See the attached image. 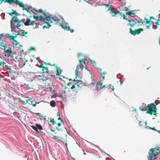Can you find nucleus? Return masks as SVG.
Segmentation results:
<instances>
[{
    "label": "nucleus",
    "instance_id": "nucleus-1",
    "mask_svg": "<svg viewBox=\"0 0 160 160\" xmlns=\"http://www.w3.org/2000/svg\"><path fill=\"white\" fill-rule=\"evenodd\" d=\"M35 78L37 80V84L38 86H43L44 85L48 86L49 84H46L45 83V82L50 78V77H48L47 76H45L43 75L36 76Z\"/></svg>",
    "mask_w": 160,
    "mask_h": 160
},
{
    "label": "nucleus",
    "instance_id": "nucleus-2",
    "mask_svg": "<svg viewBox=\"0 0 160 160\" xmlns=\"http://www.w3.org/2000/svg\"><path fill=\"white\" fill-rule=\"evenodd\" d=\"M21 22V21L19 20L17 17L14 16L12 18V20L11 21V31H13L16 28L18 29H21L20 28L21 26L19 23Z\"/></svg>",
    "mask_w": 160,
    "mask_h": 160
},
{
    "label": "nucleus",
    "instance_id": "nucleus-3",
    "mask_svg": "<svg viewBox=\"0 0 160 160\" xmlns=\"http://www.w3.org/2000/svg\"><path fill=\"white\" fill-rule=\"evenodd\" d=\"M33 10L35 12H32L34 14L33 16L34 19L37 21L39 20L42 21H44L45 19L43 18L42 16L39 15V13H42L43 15L46 16V12L43 11L42 9H40L38 10H37L36 9H33Z\"/></svg>",
    "mask_w": 160,
    "mask_h": 160
},
{
    "label": "nucleus",
    "instance_id": "nucleus-4",
    "mask_svg": "<svg viewBox=\"0 0 160 160\" xmlns=\"http://www.w3.org/2000/svg\"><path fill=\"white\" fill-rule=\"evenodd\" d=\"M4 52V55L5 57L8 58V59L10 60H14L17 58L16 53L12 52L11 48L9 47L8 49L3 48Z\"/></svg>",
    "mask_w": 160,
    "mask_h": 160
},
{
    "label": "nucleus",
    "instance_id": "nucleus-5",
    "mask_svg": "<svg viewBox=\"0 0 160 160\" xmlns=\"http://www.w3.org/2000/svg\"><path fill=\"white\" fill-rule=\"evenodd\" d=\"M92 83L93 85H94L95 83H93V82H91L89 80H86L84 81V82H83L82 81L78 82L77 83H76L74 84L71 87V89L75 91L76 89L74 90L77 87H81L83 86H88L90 84V83Z\"/></svg>",
    "mask_w": 160,
    "mask_h": 160
},
{
    "label": "nucleus",
    "instance_id": "nucleus-6",
    "mask_svg": "<svg viewBox=\"0 0 160 160\" xmlns=\"http://www.w3.org/2000/svg\"><path fill=\"white\" fill-rule=\"evenodd\" d=\"M159 153L156 148H151L149 152L148 156L147 157L148 160H156L157 159V156Z\"/></svg>",
    "mask_w": 160,
    "mask_h": 160
},
{
    "label": "nucleus",
    "instance_id": "nucleus-7",
    "mask_svg": "<svg viewBox=\"0 0 160 160\" xmlns=\"http://www.w3.org/2000/svg\"><path fill=\"white\" fill-rule=\"evenodd\" d=\"M62 95L65 98L71 97L72 94L70 92L69 88L67 87L66 85H62Z\"/></svg>",
    "mask_w": 160,
    "mask_h": 160
},
{
    "label": "nucleus",
    "instance_id": "nucleus-8",
    "mask_svg": "<svg viewBox=\"0 0 160 160\" xmlns=\"http://www.w3.org/2000/svg\"><path fill=\"white\" fill-rule=\"evenodd\" d=\"M157 104L158 103L155 102V103H151L148 104L145 109L141 108V107H140L139 108L140 110H157V109L156 106Z\"/></svg>",
    "mask_w": 160,
    "mask_h": 160
},
{
    "label": "nucleus",
    "instance_id": "nucleus-9",
    "mask_svg": "<svg viewBox=\"0 0 160 160\" xmlns=\"http://www.w3.org/2000/svg\"><path fill=\"white\" fill-rule=\"evenodd\" d=\"M26 85L27 88V89H31L33 91L38 90L39 88L38 85L36 84L35 83L33 82H30L28 84H25Z\"/></svg>",
    "mask_w": 160,
    "mask_h": 160
},
{
    "label": "nucleus",
    "instance_id": "nucleus-10",
    "mask_svg": "<svg viewBox=\"0 0 160 160\" xmlns=\"http://www.w3.org/2000/svg\"><path fill=\"white\" fill-rule=\"evenodd\" d=\"M12 44L14 48H17V50H20L21 53L24 52V50L22 49V46L20 44V42H18L17 40H14L12 42Z\"/></svg>",
    "mask_w": 160,
    "mask_h": 160
},
{
    "label": "nucleus",
    "instance_id": "nucleus-11",
    "mask_svg": "<svg viewBox=\"0 0 160 160\" xmlns=\"http://www.w3.org/2000/svg\"><path fill=\"white\" fill-rule=\"evenodd\" d=\"M84 68L87 69L85 62V60L82 59L79 61V62L77 66V69H80L82 70H83Z\"/></svg>",
    "mask_w": 160,
    "mask_h": 160
},
{
    "label": "nucleus",
    "instance_id": "nucleus-12",
    "mask_svg": "<svg viewBox=\"0 0 160 160\" xmlns=\"http://www.w3.org/2000/svg\"><path fill=\"white\" fill-rule=\"evenodd\" d=\"M50 134L51 135V137L54 139L59 138L60 139H58L57 140V141L58 142H59L60 141H61L63 143L65 144L66 147L67 148V149H68V145L67 143V138H66L65 139H64L62 138H59V137H58L57 136H54V135H53L52 133H50Z\"/></svg>",
    "mask_w": 160,
    "mask_h": 160
},
{
    "label": "nucleus",
    "instance_id": "nucleus-13",
    "mask_svg": "<svg viewBox=\"0 0 160 160\" xmlns=\"http://www.w3.org/2000/svg\"><path fill=\"white\" fill-rule=\"evenodd\" d=\"M143 31V29L142 28H140L138 29H135L134 30L132 29L131 28H130L129 32L132 35L134 36L136 34H139L142 31Z\"/></svg>",
    "mask_w": 160,
    "mask_h": 160
},
{
    "label": "nucleus",
    "instance_id": "nucleus-14",
    "mask_svg": "<svg viewBox=\"0 0 160 160\" xmlns=\"http://www.w3.org/2000/svg\"><path fill=\"white\" fill-rule=\"evenodd\" d=\"M103 82H98L97 83L96 86H94L93 88V90L99 91L105 87V85L102 86Z\"/></svg>",
    "mask_w": 160,
    "mask_h": 160
},
{
    "label": "nucleus",
    "instance_id": "nucleus-15",
    "mask_svg": "<svg viewBox=\"0 0 160 160\" xmlns=\"http://www.w3.org/2000/svg\"><path fill=\"white\" fill-rule=\"evenodd\" d=\"M52 20L55 23V24H57L59 21H63V19L62 18L58 15H56L52 18Z\"/></svg>",
    "mask_w": 160,
    "mask_h": 160
},
{
    "label": "nucleus",
    "instance_id": "nucleus-16",
    "mask_svg": "<svg viewBox=\"0 0 160 160\" xmlns=\"http://www.w3.org/2000/svg\"><path fill=\"white\" fill-rule=\"evenodd\" d=\"M122 16L123 17V18L125 20H127L128 21L129 23L127 24L128 26H130L131 27H134L135 26V21L134 20H128L127 18H126L125 15L123 14Z\"/></svg>",
    "mask_w": 160,
    "mask_h": 160
},
{
    "label": "nucleus",
    "instance_id": "nucleus-17",
    "mask_svg": "<svg viewBox=\"0 0 160 160\" xmlns=\"http://www.w3.org/2000/svg\"><path fill=\"white\" fill-rule=\"evenodd\" d=\"M42 75L45 76L50 77V78L52 76V75H51L48 74L49 71L47 67H45L43 68L42 69Z\"/></svg>",
    "mask_w": 160,
    "mask_h": 160
},
{
    "label": "nucleus",
    "instance_id": "nucleus-18",
    "mask_svg": "<svg viewBox=\"0 0 160 160\" xmlns=\"http://www.w3.org/2000/svg\"><path fill=\"white\" fill-rule=\"evenodd\" d=\"M107 10L110 11L109 13L111 14L112 17H114L116 16L117 13L112 8V6L111 5H110V6L109 7Z\"/></svg>",
    "mask_w": 160,
    "mask_h": 160
},
{
    "label": "nucleus",
    "instance_id": "nucleus-19",
    "mask_svg": "<svg viewBox=\"0 0 160 160\" xmlns=\"http://www.w3.org/2000/svg\"><path fill=\"white\" fill-rule=\"evenodd\" d=\"M2 59V58L1 56V55L0 54V66L3 67H5L8 69H11L9 66L7 65V63L5 62L1 61Z\"/></svg>",
    "mask_w": 160,
    "mask_h": 160
},
{
    "label": "nucleus",
    "instance_id": "nucleus-20",
    "mask_svg": "<svg viewBox=\"0 0 160 160\" xmlns=\"http://www.w3.org/2000/svg\"><path fill=\"white\" fill-rule=\"evenodd\" d=\"M35 23L36 24L35 21H31L30 19L27 18L26 19V21L24 22V25L25 26H28L32 25Z\"/></svg>",
    "mask_w": 160,
    "mask_h": 160
},
{
    "label": "nucleus",
    "instance_id": "nucleus-21",
    "mask_svg": "<svg viewBox=\"0 0 160 160\" xmlns=\"http://www.w3.org/2000/svg\"><path fill=\"white\" fill-rule=\"evenodd\" d=\"M60 26L63 28L65 30L69 31L71 30L70 27L68 26V23H65V24H60Z\"/></svg>",
    "mask_w": 160,
    "mask_h": 160
},
{
    "label": "nucleus",
    "instance_id": "nucleus-22",
    "mask_svg": "<svg viewBox=\"0 0 160 160\" xmlns=\"http://www.w3.org/2000/svg\"><path fill=\"white\" fill-rule=\"evenodd\" d=\"M4 1L5 3H8L10 4L15 3L17 1L15 0H0V4H1Z\"/></svg>",
    "mask_w": 160,
    "mask_h": 160
},
{
    "label": "nucleus",
    "instance_id": "nucleus-23",
    "mask_svg": "<svg viewBox=\"0 0 160 160\" xmlns=\"http://www.w3.org/2000/svg\"><path fill=\"white\" fill-rule=\"evenodd\" d=\"M20 102L22 104H25L26 103H28L30 101V99L28 97H26L24 98L23 100L20 99Z\"/></svg>",
    "mask_w": 160,
    "mask_h": 160
},
{
    "label": "nucleus",
    "instance_id": "nucleus-24",
    "mask_svg": "<svg viewBox=\"0 0 160 160\" xmlns=\"http://www.w3.org/2000/svg\"><path fill=\"white\" fill-rule=\"evenodd\" d=\"M144 22L146 24H149V26L151 24H153L154 23L153 21H152L150 20H148V19L146 18L145 19Z\"/></svg>",
    "mask_w": 160,
    "mask_h": 160
},
{
    "label": "nucleus",
    "instance_id": "nucleus-25",
    "mask_svg": "<svg viewBox=\"0 0 160 160\" xmlns=\"http://www.w3.org/2000/svg\"><path fill=\"white\" fill-rule=\"evenodd\" d=\"M45 16L46 17V18H43L45 19L44 22L45 20H46L50 23H52V18H51L49 16H47V15Z\"/></svg>",
    "mask_w": 160,
    "mask_h": 160
},
{
    "label": "nucleus",
    "instance_id": "nucleus-26",
    "mask_svg": "<svg viewBox=\"0 0 160 160\" xmlns=\"http://www.w3.org/2000/svg\"><path fill=\"white\" fill-rule=\"evenodd\" d=\"M107 88L108 90L110 92H113L114 90V87L111 84H110L108 85Z\"/></svg>",
    "mask_w": 160,
    "mask_h": 160
},
{
    "label": "nucleus",
    "instance_id": "nucleus-27",
    "mask_svg": "<svg viewBox=\"0 0 160 160\" xmlns=\"http://www.w3.org/2000/svg\"><path fill=\"white\" fill-rule=\"evenodd\" d=\"M29 104L32 105L33 106L35 107L36 106V104H38V103H37L36 101H31L30 100V101L28 102Z\"/></svg>",
    "mask_w": 160,
    "mask_h": 160
},
{
    "label": "nucleus",
    "instance_id": "nucleus-28",
    "mask_svg": "<svg viewBox=\"0 0 160 160\" xmlns=\"http://www.w3.org/2000/svg\"><path fill=\"white\" fill-rule=\"evenodd\" d=\"M126 15H128L129 16H132V17H134L135 16V14L132 12L131 11L129 12H126Z\"/></svg>",
    "mask_w": 160,
    "mask_h": 160
},
{
    "label": "nucleus",
    "instance_id": "nucleus-29",
    "mask_svg": "<svg viewBox=\"0 0 160 160\" xmlns=\"http://www.w3.org/2000/svg\"><path fill=\"white\" fill-rule=\"evenodd\" d=\"M12 12L8 13L12 16L13 15H17L18 13L12 9Z\"/></svg>",
    "mask_w": 160,
    "mask_h": 160
},
{
    "label": "nucleus",
    "instance_id": "nucleus-30",
    "mask_svg": "<svg viewBox=\"0 0 160 160\" xmlns=\"http://www.w3.org/2000/svg\"><path fill=\"white\" fill-rule=\"evenodd\" d=\"M57 73H56V75L58 76H60L61 73L62 72V70L60 68H57Z\"/></svg>",
    "mask_w": 160,
    "mask_h": 160
},
{
    "label": "nucleus",
    "instance_id": "nucleus-31",
    "mask_svg": "<svg viewBox=\"0 0 160 160\" xmlns=\"http://www.w3.org/2000/svg\"><path fill=\"white\" fill-rule=\"evenodd\" d=\"M36 125L38 129L40 130H42L43 129L42 127L40 124H39L38 123H36Z\"/></svg>",
    "mask_w": 160,
    "mask_h": 160
},
{
    "label": "nucleus",
    "instance_id": "nucleus-32",
    "mask_svg": "<svg viewBox=\"0 0 160 160\" xmlns=\"http://www.w3.org/2000/svg\"><path fill=\"white\" fill-rule=\"evenodd\" d=\"M98 69H99L101 72V74L102 76V77H105V75L107 74L106 72H102V69L101 68H98Z\"/></svg>",
    "mask_w": 160,
    "mask_h": 160
},
{
    "label": "nucleus",
    "instance_id": "nucleus-33",
    "mask_svg": "<svg viewBox=\"0 0 160 160\" xmlns=\"http://www.w3.org/2000/svg\"><path fill=\"white\" fill-rule=\"evenodd\" d=\"M31 127L35 131L36 133H38L39 132L38 129L36 127L34 126H32Z\"/></svg>",
    "mask_w": 160,
    "mask_h": 160
},
{
    "label": "nucleus",
    "instance_id": "nucleus-34",
    "mask_svg": "<svg viewBox=\"0 0 160 160\" xmlns=\"http://www.w3.org/2000/svg\"><path fill=\"white\" fill-rule=\"evenodd\" d=\"M56 103L54 101L52 100V101H51V102H50V105L52 107H55L56 106Z\"/></svg>",
    "mask_w": 160,
    "mask_h": 160
},
{
    "label": "nucleus",
    "instance_id": "nucleus-35",
    "mask_svg": "<svg viewBox=\"0 0 160 160\" xmlns=\"http://www.w3.org/2000/svg\"><path fill=\"white\" fill-rule=\"evenodd\" d=\"M16 37V36H13V35H11V36H10L9 37V39H12V42H13L14 41V40H15L14 38H15Z\"/></svg>",
    "mask_w": 160,
    "mask_h": 160
},
{
    "label": "nucleus",
    "instance_id": "nucleus-36",
    "mask_svg": "<svg viewBox=\"0 0 160 160\" xmlns=\"http://www.w3.org/2000/svg\"><path fill=\"white\" fill-rule=\"evenodd\" d=\"M46 25L43 26V28L44 29L45 28H49L51 26V25L49 24L46 22Z\"/></svg>",
    "mask_w": 160,
    "mask_h": 160
},
{
    "label": "nucleus",
    "instance_id": "nucleus-37",
    "mask_svg": "<svg viewBox=\"0 0 160 160\" xmlns=\"http://www.w3.org/2000/svg\"><path fill=\"white\" fill-rule=\"evenodd\" d=\"M0 45L3 48H7V47L6 46V44H5L3 42H2L0 43Z\"/></svg>",
    "mask_w": 160,
    "mask_h": 160
},
{
    "label": "nucleus",
    "instance_id": "nucleus-38",
    "mask_svg": "<svg viewBox=\"0 0 160 160\" xmlns=\"http://www.w3.org/2000/svg\"><path fill=\"white\" fill-rule=\"evenodd\" d=\"M98 5L99 6H105L106 7H108L109 8V7L110 6V5H109L108 4H98Z\"/></svg>",
    "mask_w": 160,
    "mask_h": 160
},
{
    "label": "nucleus",
    "instance_id": "nucleus-39",
    "mask_svg": "<svg viewBox=\"0 0 160 160\" xmlns=\"http://www.w3.org/2000/svg\"><path fill=\"white\" fill-rule=\"evenodd\" d=\"M60 80H61V81H62V80L63 79H66V81H68V79L67 78H65L64 76H61L60 77Z\"/></svg>",
    "mask_w": 160,
    "mask_h": 160
},
{
    "label": "nucleus",
    "instance_id": "nucleus-40",
    "mask_svg": "<svg viewBox=\"0 0 160 160\" xmlns=\"http://www.w3.org/2000/svg\"><path fill=\"white\" fill-rule=\"evenodd\" d=\"M146 113H149L150 115H152L153 114V111H146Z\"/></svg>",
    "mask_w": 160,
    "mask_h": 160
},
{
    "label": "nucleus",
    "instance_id": "nucleus-41",
    "mask_svg": "<svg viewBox=\"0 0 160 160\" xmlns=\"http://www.w3.org/2000/svg\"><path fill=\"white\" fill-rule=\"evenodd\" d=\"M50 122L52 123L53 125H54L56 123L54 119L53 118L50 121Z\"/></svg>",
    "mask_w": 160,
    "mask_h": 160
},
{
    "label": "nucleus",
    "instance_id": "nucleus-42",
    "mask_svg": "<svg viewBox=\"0 0 160 160\" xmlns=\"http://www.w3.org/2000/svg\"><path fill=\"white\" fill-rule=\"evenodd\" d=\"M153 111V114L154 115H156V116H157V114H158L157 112V111Z\"/></svg>",
    "mask_w": 160,
    "mask_h": 160
},
{
    "label": "nucleus",
    "instance_id": "nucleus-43",
    "mask_svg": "<svg viewBox=\"0 0 160 160\" xmlns=\"http://www.w3.org/2000/svg\"><path fill=\"white\" fill-rule=\"evenodd\" d=\"M27 32H24V31H23L22 32V36H25V35L26 34H27Z\"/></svg>",
    "mask_w": 160,
    "mask_h": 160
},
{
    "label": "nucleus",
    "instance_id": "nucleus-44",
    "mask_svg": "<svg viewBox=\"0 0 160 160\" xmlns=\"http://www.w3.org/2000/svg\"><path fill=\"white\" fill-rule=\"evenodd\" d=\"M62 81L63 82H64L65 83V85L68 84V81H66V79H63L62 80Z\"/></svg>",
    "mask_w": 160,
    "mask_h": 160
},
{
    "label": "nucleus",
    "instance_id": "nucleus-45",
    "mask_svg": "<svg viewBox=\"0 0 160 160\" xmlns=\"http://www.w3.org/2000/svg\"><path fill=\"white\" fill-rule=\"evenodd\" d=\"M35 114L37 116H39L41 117V113H36Z\"/></svg>",
    "mask_w": 160,
    "mask_h": 160
},
{
    "label": "nucleus",
    "instance_id": "nucleus-46",
    "mask_svg": "<svg viewBox=\"0 0 160 160\" xmlns=\"http://www.w3.org/2000/svg\"><path fill=\"white\" fill-rule=\"evenodd\" d=\"M156 149H157V150L159 153L160 152V146L157 147Z\"/></svg>",
    "mask_w": 160,
    "mask_h": 160
},
{
    "label": "nucleus",
    "instance_id": "nucleus-47",
    "mask_svg": "<svg viewBox=\"0 0 160 160\" xmlns=\"http://www.w3.org/2000/svg\"><path fill=\"white\" fill-rule=\"evenodd\" d=\"M39 68H44L45 67L43 66V64H41L39 66Z\"/></svg>",
    "mask_w": 160,
    "mask_h": 160
},
{
    "label": "nucleus",
    "instance_id": "nucleus-48",
    "mask_svg": "<svg viewBox=\"0 0 160 160\" xmlns=\"http://www.w3.org/2000/svg\"><path fill=\"white\" fill-rule=\"evenodd\" d=\"M41 117L42 118H43V119L44 120H47V119H46L47 116H42Z\"/></svg>",
    "mask_w": 160,
    "mask_h": 160
},
{
    "label": "nucleus",
    "instance_id": "nucleus-49",
    "mask_svg": "<svg viewBox=\"0 0 160 160\" xmlns=\"http://www.w3.org/2000/svg\"><path fill=\"white\" fill-rule=\"evenodd\" d=\"M75 72L76 76H78V72L77 69L75 71Z\"/></svg>",
    "mask_w": 160,
    "mask_h": 160
},
{
    "label": "nucleus",
    "instance_id": "nucleus-50",
    "mask_svg": "<svg viewBox=\"0 0 160 160\" xmlns=\"http://www.w3.org/2000/svg\"><path fill=\"white\" fill-rule=\"evenodd\" d=\"M148 128H149L150 129H152V130H156V129H155V127H154V128H151V127H148Z\"/></svg>",
    "mask_w": 160,
    "mask_h": 160
},
{
    "label": "nucleus",
    "instance_id": "nucleus-51",
    "mask_svg": "<svg viewBox=\"0 0 160 160\" xmlns=\"http://www.w3.org/2000/svg\"><path fill=\"white\" fill-rule=\"evenodd\" d=\"M48 65H51L52 66H54V65H55V64H52V65H51V64L50 63H48Z\"/></svg>",
    "mask_w": 160,
    "mask_h": 160
},
{
    "label": "nucleus",
    "instance_id": "nucleus-52",
    "mask_svg": "<svg viewBox=\"0 0 160 160\" xmlns=\"http://www.w3.org/2000/svg\"><path fill=\"white\" fill-rule=\"evenodd\" d=\"M9 36H9V34H6V37L9 38Z\"/></svg>",
    "mask_w": 160,
    "mask_h": 160
},
{
    "label": "nucleus",
    "instance_id": "nucleus-53",
    "mask_svg": "<svg viewBox=\"0 0 160 160\" xmlns=\"http://www.w3.org/2000/svg\"><path fill=\"white\" fill-rule=\"evenodd\" d=\"M61 123H59L58 124V126L59 127L60 126H61Z\"/></svg>",
    "mask_w": 160,
    "mask_h": 160
},
{
    "label": "nucleus",
    "instance_id": "nucleus-54",
    "mask_svg": "<svg viewBox=\"0 0 160 160\" xmlns=\"http://www.w3.org/2000/svg\"><path fill=\"white\" fill-rule=\"evenodd\" d=\"M38 26H37V25H36V26H35V27H33V28L34 29H35V28H38Z\"/></svg>",
    "mask_w": 160,
    "mask_h": 160
},
{
    "label": "nucleus",
    "instance_id": "nucleus-55",
    "mask_svg": "<svg viewBox=\"0 0 160 160\" xmlns=\"http://www.w3.org/2000/svg\"><path fill=\"white\" fill-rule=\"evenodd\" d=\"M102 81H103L105 80V77H102Z\"/></svg>",
    "mask_w": 160,
    "mask_h": 160
},
{
    "label": "nucleus",
    "instance_id": "nucleus-56",
    "mask_svg": "<svg viewBox=\"0 0 160 160\" xmlns=\"http://www.w3.org/2000/svg\"><path fill=\"white\" fill-rule=\"evenodd\" d=\"M142 123V122L141 121H139V124L140 126H142V124H141V123Z\"/></svg>",
    "mask_w": 160,
    "mask_h": 160
},
{
    "label": "nucleus",
    "instance_id": "nucleus-57",
    "mask_svg": "<svg viewBox=\"0 0 160 160\" xmlns=\"http://www.w3.org/2000/svg\"><path fill=\"white\" fill-rule=\"evenodd\" d=\"M5 114H6V115H11V114H10V113H5Z\"/></svg>",
    "mask_w": 160,
    "mask_h": 160
},
{
    "label": "nucleus",
    "instance_id": "nucleus-58",
    "mask_svg": "<svg viewBox=\"0 0 160 160\" xmlns=\"http://www.w3.org/2000/svg\"><path fill=\"white\" fill-rule=\"evenodd\" d=\"M56 128L58 130V131H60V129L58 127H56Z\"/></svg>",
    "mask_w": 160,
    "mask_h": 160
},
{
    "label": "nucleus",
    "instance_id": "nucleus-59",
    "mask_svg": "<svg viewBox=\"0 0 160 160\" xmlns=\"http://www.w3.org/2000/svg\"><path fill=\"white\" fill-rule=\"evenodd\" d=\"M58 119L59 120H62L61 118L60 117L58 118Z\"/></svg>",
    "mask_w": 160,
    "mask_h": 160
},
{
    "label": "nucleus",
    "instance_id": "nucleus-60",
    "mask_svg": "<svg viewBox=\"0 0 160 160\" xmlns=\"http://www.w3.org/2000/svg\"><path fill=\"white\" fill-rule=\"evenodd\" d=\"M125 8H126L125 10V11H128V8H127V7H125Z\"/></svg>",
    "mask_w": 160,
    "mask_h": 160
},
{
    "label": "nucleus",
    "instance_id": "nucleus-61",
    "mask_svg": "<svg viewBox=\"0 0 160 160\" xmlns=\"http://www.w3.org/2000/svg\"><path fill=\"white\" fill-rule=\"evenodd\" d=\"M57 116H59L60 114H59V113L58 112L57 114Z\"/></svg>",
    "mask_w": 160,
    "mask_h": 160
},
{
    "label": "nucleus",
    "instance_id": "nucleus-62",
    "mask_svg": "<svg viewBox=\"0 0 160 160\" xmlns=\"http://www.w3.org/2000/svg\"><path fill=\"white\" fill-rule=\"evenodd\" d=\"M26 64V62H24L23 64V66L25 65Z\"/></svg>",
    "mask_w": 160,
    "mask_h": 160
},
{
    "label": "nucleus",
    "instance_id": "nucleus-63",
    "mask_svg": "<svg viewBox=\"0 0 160 160\" xmlns=\"http://www.w3.org/2000/svg\"><path fill=\"white\" fill-rule=\"evenodd\" d=\"M19 35V33H18L17 34H15V35Z\"/></svg>",
    "mask_w": 160,
    "mask_h": 160
},
{
    "label": "nucleus",
    "instance_id": "nucleus-64",
    "mask_svg": "<svg viewBox=\"0 0 160 160\" xmlns=\"http://www.w3.org/2000/svg\"><path fill=\"white\" fill-rule=\"evenodd\" d=\"M92 63H93V64H95V65H96V62H95L93 61V62H92Z\"/></svg>",
    "mask_w": 160,
    "mask_h": 160
}]
</instances>
